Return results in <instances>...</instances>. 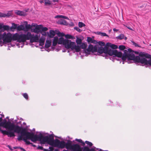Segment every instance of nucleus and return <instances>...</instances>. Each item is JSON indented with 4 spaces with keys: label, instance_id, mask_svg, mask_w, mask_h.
Instances as JSON below:
<instances>
[{
    "label": "nucleus",
    "instance_id": "31",
    "mask_svg": "<svg viewBox=\"0 0 151 151\" xmlns=\"http://www.w3.org/2000/svg\"><path fill=\"white\" fill-rule=\"evenodd\" d=\"M76 42L78 44H80L82 43V40L81 39L77 37L76 40Z\"/></svg>",
    "mask_w": 151,
    "mask_h": 151
},
{
    "label": "nucleus",
    "instance_id": "34",
    "mask_svg": "<svg viewBox=\"0 0 151 151\" xmlns=\"http://www.w3.org/2000/svg\"><path fill=\"white\" fill-rule=\"evenodd\" d=\"M78 26L79 27L81 28L86 26L85 24L81 22H79L78 23Z\"/></svg>",
    "mask_w": 151,
    "mask_h": 151
},
{
    "label": "nucleus",
    "instance_id": "53",
    "mask_svg": "<svg viewBox=\"0 0 151 151\" xmlns=\"http://www.w3.org/2000/svg\"><path fill=\"white\" fill-rule=\"evenodd\" d=\"M1 40H0V45H1V46H2L4 43V42H2Z\"/></svg>",
    "mask_w": 151,
    "mask_h": 151
},
{
    "label": "nucleus",
    "instance_id": "24",
    "mask_svg": "<svg viewBox=\"0 0 151 151\" xmlns=\"http://www.w3.org/2000/svg\"><path fill=\"white\" fill-rule=\"evenodd\" d=\"M81 44V45L80 46L81 48L84 49L87 46L86 43L83 42Z\"/></svg>",
    "mask_w": 151,
    "mask_h": 151
},
{
    "label": "nucleus",
    "instance_id": "38",
    "mask_svg": "<svg viewBox=\"0 0 151 151\" xmlns=\"http://www.w3.org/2000/svg\"><path fill=\"white\" fill-rule=\"evenodd\" d=\"M25 28L28 30V29H29L31 28L32 26L29 24H27L25 26Z\"/></svg>",
    "mask_w": 151,
    "mask_h": 151
},
{
    "label": "nucleus",
    "instance_id": "13",
    "mask_svg": "<svg viewBox=\"0 0 151 151\" xmlns=\"http://www.w3.org/2000/svg\"><path fill=\"white\" fill-rule=\"evenodd\" d=\"M19 128L18 129V131H17L16 132H14V136H12V137H14L15 136V133H17L19 134V133H20V132H21V131L23 132H24L25 133H27V132H28L27 131V130H26V128H23L22 127V126L20 127V126H19Z\"/></svg>",
    "mask_w": 151,
    "mask_h": 151
},
{
    "label": "nucleus",
    "instance_id": "40",
    "mask_svg": "<svg viewBox=\"0 0 151 151\" xmlns=\"http://www.w3.org/2000/svg\"><path fill=\"white\" fill-rule=\"evenodd\" d=\"M98 43L99 45L101 46H104L105 45V43L102 41H99Z\"/></svg>",
    "mask_w": 151,
    "mask_h": 151
},
{
    "label": "nucleus",
    "instance_id": "59",
    "mask_svg": "<svg viewBox=\"0 0 151 151\" xmlns=\"http://www.w3.org/2000/svg\"><path fill=\"white\" fill-rule=\"evenodd\" d=\"M8 147H9V148L11 150H12V149L11 148V147L9 145H8V146H7Z\"/></svg>",
    "mask_w": 151,
    "mask_h": 151
},
{
    "label": "nucleus",
    "instance_id": "18",
    "mask_svg": "<svg viewBox=\"0 0 151 151\" xmlns=\"http://www.w3.org/2000/svg\"><path fill=\"white\" fill-rule=\"evenodd\" d=\"M51 43V41L49 40H46L45 45V47L47 48H48L50 46Z\"/></svg>",
    "mask_w": 151,
    "mask_h": 151
},
{
    "label": "nucleus",
    "instance_id": "52",
    "mask_svg": "<svg viewBox=\"0 0 151 151\" xmlns=\"http://www.w3.org/2000/svg\"><path fill=\"white\" fill-rule=\"evenodd\" d=\"M133 52H134L135 54H139V53H139V52H137V51H134L133 50V51H132L131 52V53H133Z\"/></svg>",
    "mask_w": 151,
    "mask_h": 151
},
{
    "label": "nucleus",
    "instance_id": "1",
    "mask_svg": "<svg viewBox=\"0 0 151 151\" xmlns=\"http://www.w3.org/2000/svg\"><path fill=\"white\" fill-rule=\"evenodd\" d=\"M119 48L121 50H124V53L122 54V56L121 58L123 61L122 63H124V61H125L127 60L128 63H131L130 62V60H133L134 61L135 63H140L142 64H144L145 65V63L143 62V60L144 59H146V58H150L151 57V55L148 54L144 53V52H141L139 55V56H135L134 54L131 53V52L133 51V50L130 48H128V49H126V47L123 45H120L119 46Z\"/></svg>",
    "mask_w": 151,
    "mask_h": 151
},
{
    "label": "nucleus",
    "instance_id": "48",
    "mask_svg": "<svg viewBox=\"0 0 151 151\" xmlns=\"http://www.w3.org/2000/svg\"><path fill=\"white\" fill-rule=\"evenodd\" d=\"M43 147L42 146H40L39 145L38 147L37 148V149L38 150H43Z\"/></svg>",
    "mask_w": 151,
    "mask_h": 151
},
{
    "label": "nucleus",
    "instance_id": "17",
    "mask_svg": "<svg viewBox=\"0 0 151 151\" xmlns=\"http://www.w3.org/2000/svg\"><path fill=\"white\" fill-rule=\"evenodd\" d=\"M143 61H144V62L145 63V65H149L150 66H151V59H150L148 60H147L146 59H144ZM142 62H143L142 61Z\"/></svg>",
    "mask_w": 151,
    "mask_h": 151
},
{
    "label": "nucleus",
    "instance_id": "37",
    "mask_svg": "<svg viewBox=\"0 0 151 151\" xmlns=\"http://www.w3.org/2000/svg\"><path fill=\"white\" fill-rule=\"evenodd\" d=\"M17 25L16 24H15L14 23L12 24V25L11 27V29H16L17 28Z\"/></svg>",
    "mask_w": 151,
    "mask_h": 151
},
{
    "label": "nucleus",
    "instance_id": "19",
    "mask_svg": "<svg viewBox=\"0 0 151 151\" xmlns=\"http://www.w3.org/2000/svg\"><path fill=\"white\" fill-rule=\"evenodd\" d=\"M58 23L60 24L64 25H67L68 24L67 21L64 19H61L60 21H59Z\"/></svg>",
    "mask_w": 151,
    "mask_h": 151
},
{
    "label": "nucleus",
    "instance_id": "42",
    "mask_svg": "<svg viewBox=\"0 0 151 151\" xmlns=\"http://www.w3.org/2000/svg\"><path fill=\"white\" fill-rule=\"evenodd\" d=\"M74 29L76 30L78 32H81L82 31V30L80 28L77 27H74Z\"/></svg>",
    "mask_w": 151,
    "mask_h": 151
},
{
    "label": "nucleus",
    "instance_id": "49",
    "mask_svg": "<svg viewBox=\"0 0 151 151\" xmlns=\"http://www.w3.org/2000/svg\"><path fill=\"white\" fill-rule=\"evenodd\" d=\"M62 17H63V15H57L55 17V18H62Z\"/></svg>",
    "mask_w": 151,
    "mask_h": 151
},
{
    "label": "nucleus",
    "instance_id": "12",
    "mask_svg": "<svg viewBox=\"0 0 151 151\" xmlns=\"http://www.w3.org/2000/svg\"><path fill=\"white\" fill-rule=\"evenodd\" d=\"M29 40H30V42H38L39 40V37L37 35H36L35 36L34 35H32V34L31 36L29 39Z\"/></svg>",
    "mask_w": 151,
    "mask_h": 151
},
{
    "label": "nucleus",
    "instance_id": "50",
    "mask_svg": "<svg viewBox=\"0 0 151 151\" xmlns=\"http://www.w3.org/2000/svg\"><path fill=\"white\" fill-rule=\"evenodd\" d=\"M42 35L45 36H47L48 35L47 32L46 33L45 32H42Z\"/></svg>",
    "mask_w": 151,
    "mask_h": 151
},
{
    "label": "nucleus",
    "instance_id": "54",
    "mask_svg": "<svg viewBox=\"0 0 151 151\" xmlns=\"http://www.w3.org/2000/svg\"><path fill=\"white\" fill-rule=\"evenodd\" d=\"M10 16V14L9 13H8L6 14H5V17H9Z\"/></svg>",
    "mask_w": 151,
    "mask_h": 151
},
{
    "label": "nucleus",
    "instance_id": "33",
    "mask_svg": "<svg viewBox=\"0 0 151 151\" xmlns=\"http://www.w3.org/2000/svg\"><path fill=\"white\" fill-rule=\"evenodd\" d=\"M57 34L58 37H62L65 36V34L63 33H61L59 31H58V32L57 33Z\"/></svg>",
    "mask_w": 151,
    "mask_h": 151
},
{
    "label": "nucleus",
    "instance_id": "64",
    "mask_svg": "<svg viewBox=\"0 0 151 151\" xmlns=\"http://www.w3.org/2000/svg\"><path fill=\"white\" fill-rule=\"evenodd\" d=\"M2 120V117H0V122H1Z\"/></svg>",
    "mask_w": 151,
    "mask_h": 151
},
{
    "label": "nucleus",
    "instance_id": "14",
    "mask_svg": "<svg viewBox=\"0 0 151 151\" xmlns=\"http://www.w3.org/2000/svg\"><path fill=\"white\" fill-rule=\"evenodd\" d=\"M47 35L50 38H52L55 35V32L53 30H50V32H47Z\"/></svg>",
    "mask_w": 151,
    "mask_h": 151
},
{
    "label": "nucleus",
    "instance_id": "51",
    "mask_svg": "<svg viewBox=\"0 0 151 151\" xmlns=\"http://www.w3.org/2000/svg\"><path fill=\"white\" fill-rule=\"evenodd\" d=\"M101 35L102 36L108 37V36L106 33H105L104 32H102Z\"/></svg>",
    "mask_w": 151,
    "mask_h": 151
},
{
    "label": "nucleus",
    "instance_id": "7",
    "mask_svg": "<svg viewBox=\"0 0 151 151\" xmlns=\"http://www.w3.org/2000/svg\"><path fill=\"white\" fill-rule=\"evenodd\" d=\"M0 40H2L5 44L10 42L13 40V35L9 32L6 33L1 31L0 33Z\"/></svg>",
    "mask_w": 151,
    "mask_h": 151
},
{
    "label": "nucleus",
    "instance_id": "11",
    "mask_svg": "<svg viewBox=\"0 0 151 151\" xmlns=\"http://www.w3.org/2000/svg\"><path fill=\"white\" fill-rule=\"evenodd\" d=\"M30 132H27V133H25L21 131V132H20V133H21L20 135L23 137L24 136L23 138V140L24 141V139H26V140H27L28 139V137L30 134Z\"/></svg>",
    "mask_w": 151,
    "mask_h": 151
},
{
    "label": "nucleus",
    "instance_id": "58",
    "mask_svg": "<svg viewBox=\"0 0 151 151\" xmlns=\"http://www.w3.org/2000/svg\"><path fill=\"white\" fill-rule=\"evenodd\" d=\"M102 33V32H97V34L99 35H101Z\"/></svg>",
    "mask_w": 151,
    "mask_h": 151
},
{
    "label": "nucleus",
    "instance_id": "27",
    "mask_svg": "<svg viewBox=\"0 0 151 151\" xmlns=\"http://www.w3.org/2000/svg\"><path fill=\"white\" fill-rule=\"evenodd\" d=\"M65 37L66 39H73L75 38L74 37L72 36V35H68V34H67L66 35H65Z\"/></svg>",
    "mask_w": 151,
    "mask_h": 151
},
{
    "label": "nucleus",
    "instance_id": "55",
    "mask_svg": "<svg viewBox=\"0 0 151 151\" xmlns=\"http://www.w3.org/2000/svg\"><path fill=\"white\" fill-rule=\"evenodd\" d=\"M62 18L67 19H69L68 18V17L65 16H63V17H62Z\"/></svg>",
    "mask_w": 151,
    "mask_h": 151
},
{
    "label": "nucleus",
    "instance_id": "62",
    "mask_svg": "<svg viewBox=\"0 0 151 151\" xmlns=\"http://www.w3.org/2000/svg\"><path fill=\"white\" fill-rule=\"evenodd\" d=\"M21 124V121H19V122H17V124ZM17 125H18L17 124Z\"/></svg>",
    "mask_w": 151,
    "mask_h": 151
},
{
    "label": "nucleus",
    "instance_id": "20",
    "mask_svg": "<svg viewBox=\"0 0 151 151\" xmlns=\"http://www.w3.org/2000/svg\"><path fill=\"white\" fill-rule=\"evenodd\" d=\"M87 40L88 42L89 43H96V40H93L90 37H88Z\"/></svg>",
    "mask_w": 151,
    "mask_h": 151
},
{
    "label": "nucleus",
    "instance_id": "60",
    "mask_svg": "<svg viewBox=\"0 0 151 151\" xmlns=\"http://www.w3.org/2000/svg\"><path fill=\"white\" fill-rule=\"evenodd\" d=\"M113 30L114 31H116V32H117L118 30L115 28H114Z\"/></svg>",
    "mask_w": 151,
    "mask_h": 151
},
{
    "label": "nucleus",
    "instance_id": "63",
    "mask_svg": "<svg viewBox=\"0 0 151 151\" xmlns=\"http://www.w3.org/2000/svg\"><path fill=\"white\" fill-rule=\"evenodd\" d=\"M144 7V6L143 5H142V6H139V7L140 8H142Z\"/></svg>",
    "mask_w": 151,
    "mask_h": 151
},
{
    "label": "nucleus",
    "instance_id": "45",
    "mask_svg": "<svg viewBox=\"0 0 151 151\" xmlns=\"http://www.w3.org/2000/svg\"><path fill=\"white\" fill-rule=\"evenodd\" d=\"M23 137L21 135H20L18 137L17 139L18 141H20L21 140H23Z\"/></svg>",
    "mask_w": 151,
    "mask_h": 151
},
{
    "label": "nucleus",
    "instance_id": "15",
    "mask_svg": "<svg viewBox=\"0 0 151 151\" xmlns=\"http://www.w3.org/2000/svg\"><path fill=\"white\" fill-rule=\"evenodd\" d=\"M15 13L17 15L21 16H25L27 15L25 12H23L19 10L17 11Z\"/></svg>",
    "mask_w": 151,
    "mask_h": 151
},
{
    "label": "nucleus",
    "instance_id": "25",
    "mask_svg": "<svg viewBox=\"0 0 151 151\" xmlns=\"http://www.w3.org/2000/svg\"><path fill=\"white\" fill-rule=\"evenodd\" d=\"M82 151H89V148L87 146H85L83 147H81Z\"/></svg>",
    "mask_w": 151,
    "mask_h": 151
},
{
    "label": "nucleus",
    "instance_id": "3",
    "mask_svg": "<svg viewBox=\"0 0 151 151\" xmlns=\"http://www.w3.org/2000/svg\"><path fill=\"white\" fill-rule=\"evenodd\" d=\"M19 127L13 123L9 122H7L6 119L0 123V132L4 135H7L8 137H12L14 136V132L18 131Z\"/></svg>",
    "mask_w": 151,
    "mask_h": 151
},
{
    "label": "nucleus",
    "instance_id": "10",
    "mask_svg": "<svg viewBox=\"0 0 151 151\" xmlns=\"http://www.w3.org/2000/svg\"><path fill=\"white\" fill-rule=\"evenodd\" d=\"M68 39H64L63 37H61L58 40V43L59 44H63L65 47L66 44L68 42Z\"/></svg>",
    "mask_w": 151,
    "mask_h": 151
},
{
    "label": "nucleus",
    "instance_id": "36",
    "mask_svg": "<svg viewBox=\"0 0 151 151\" xmlns=\"http://www.w3.org/2000/svg\"><path fill=\"white\" fill-rule=\"evenodd\" d=\"M124 35L123 34H121L118 36L117 37V38L119 40H122L124 38Z\"/></svg>",
    "mask_w": 151,
    "mask_h": 151
},
{
    "label": "nucleus",
    "instance_id": "8",
    "mask_svg": "<svg viewBox=\"0 0 151 151\" xmlns=\"http://www.w3.org/2000/svg\"><path fill=\"white\" fill-rule=\"evenodd\" d=\"M106 46L109 48V50H110L111 51H114L116 50V53L114 54H112V56H113V57H117L118 58H121L122 55V53L120 52H118L116 50H114L118 48V46L117 45L114 44H112L111 43L108 42L106 44Z\"/></svg>",
    "mask_w": 151,
    "mask_h": 151
},
{
    "label": "nucleus",
    "instance_id": "2",
    "mask_svg": "<svg viewBox=\"0 0 151 151\" xmlns=\"http://www.w3.org/2000/svg\"><path fill=\"white\" fill-rule=\"evenodd\" d=\"M54 136L53 134H48L47 135L43 136L41 133L37 135L35 134L33 132H31L28 139H30L34 143L38 141L41 144H45L46 143L50 145L55 147V141L54 139Z\"/></svg>",
    "mask_w": 151,
    "mask_h": 151
},
{
    "label": "nucleus",
    "instance_id": "29",
    "mask_svg": "<svg viewBox=\"0 0 151 151\" xmlns=\"http://www.w3.org/2000/svg\"><path fill=\"white\" fill-rule=\"evenodd\" d=\"M17 29L19 30H23L24 29V27L22 25H20L17 27Z\"/></svg>",
    "mask_w": 151,
    "mask_h": 151
},
{
    "label": "nucleus",
    "instance_id": "44",
    "mask_svg": "<svg viewBox=\"0 0 151 151\" xmlns=\"http://www.w3.org/2000/svg\"><path fill=\"white\" fill-rule=\"evenodd\" d=\"M57 43H58V42H56L53 40L52 41V45L54 46H55L57 45Z\"/></svg>",
    "mask_w": 151,
    "mask_h": 151
},
{
    "label": "nucleus",
    "instance_id": "9",
    "mask_svg": "<svg viewBox=\"0 0 151 151\" xmlns=\"http://www.w3.org/2000/svg\"><path fill=\"white\" fill-rule=\"evenodd\" d=\"M76 45L74 42H71L70 40H68V42L66 44L65 47L67 49L70 48L72 50H73Z\"/></svg>",
    "mask_w": 151,
    "mask_h": 151
},
{
    "label": "nucleus",
    "instance_id": "46",
    "mask_svg": "<svg viewBox=\"0 0 151 151\" xmlns=\"http://www.w3.org/2000/svg\"><path fill=\"white\" fill-rule=\"evenodd\" d=\"M5 14L2 13L0 12V17H5Z\"/></svg>",
    "mask_w": 151,
    "mask_h": 151
},
{
    "label": "nucleus",
    "instance_id": "30",
    "mask_svg": "<svg viewBox=\"0 0 151 151\" xmlns=\"http://www.w3.org/2000/svg\"><path fill=\"white\" fill-rule=\"evenodd\" d=\"M40 26H41V27H40L41 28V32H45V31H46L48 30V28L46 27H43L42 25H40Z\"/></svg>",
    "mask_w": 151,
    "mask_h": 151
},
{
    "label": "nucleus",
    "instance_id": "35",
    "mask_svg": "<svg viewBox=\"0 0 151 151\" xmlns=\"http://www.w3.org/2000/svg\"><path fill=\"white\" fill-rule=\"evenodd\" d=\"M85 143L88 145L90 147H91L93 145L91 142L87 141H85Z\"/></svg>",
    "mask_w": 151,
    "mask_h": 151
},
{
    "label": "nucleus",
    "instance_id": "41",
    "mask_svg": "<svg viewBox=\"0 0 151 151\" xmlns=\"http://www.w3.org/2000/svg\"><path fill=\"white\" fill-rule=\"evenodd\" d=\"M49 148L50 149V150H48L47 149L43 148V150L44 151H53V148L52 147H49Z\"/></svg>",
    "mask_w": 151,
    "mask_h": 151
},
{
    "label": "nucleus",
    "instance_id": "21",
    "mask_svg": "<svg viewBox=\"0 0 151 151\" xmlns=\"http://www.w3.org/2000/svg\"><path fill=\"white\" fill-rule=\"evenodd\" d=\"M45 38H40L39 40L40 45L42 46L44 45Z\"/></svg>",
    "mask_w": 151,
    "mask_h": 151
},
{
    "label": "nucleus",
    "instance_id": "32",
    "mask_svg": "<svg viewBox=\"0 0 151 151\" xmlns=\"http://www.w3.org/2000/svg\"><path fill=\"white\" fill-rule=\"evenodd\" d=\"M45 4V5H50L51 4L50 1L49 0H44Z\"/></svg>",
    "mask_w": 151,
    "mask_h": 151
},
{
    "label": "nucleus",
    "instance_id": "26",
    "mask_svg": "<svg viewBox=\"0 0 151 151\" xmlns=\"http://www.w3.org/2000/svg\"><path fill=\"white\" fill-rule=\"evenodd\" d=\"M81 47L80 46L76 45L74 49H75L76 52H79L81 50Z\"/></svg>",
    "mask_w": 151,
    "mask_h": 151
},
{
    "label": "nucleus",
    "instance_id": "6",
    "mask_svg": "<svg viewBox=\"0 0 151 151\" xmlns=\"http://www.w3.org/2000/svg\"><path fill=\"white\" fill-rule=\"evenodd\" d=\"M31 36V33L27 32L26 34L22 32L17 33L13 35V40H17L19 42H24L27 40H29Z\"/></svg>",
    "mask_w": 151,
    "mask_h": 151
},
{
    "label": "nucleus",
    "instance_id": "61",
    "mask_svg": "<svg viewBox=\"0 0 151 151\" xmlns=\"http://www.w3.org/2000/svg\"><path fill=\"white\" fill-rule=\"evenodd\" d=\"M52 1L54 2H58V0H53Z\"/></svg>",
    "mask_w": 151,
    "mask_h": 151
},
{
    "label": "nucleus",
    "instance_id": "47",
    "mask_svg": "<svg viewBox=\"0 0 151 151\" xmlns=\"http://www.w3.org/2000/svg\"><path fill=\"white\" fill-rule=\"evenodd\" d=\"M58 37L57 36H55L54 37L53 40L56 42H58Z\"/></svg>",
    "mask_w": 151,
    "mask_h": 151
},
{
    "label": "nucleus",
    "instance_id": "57",
    "mask_svg": "<svg viewBox=\"0 0 151 151\" xmlns=\"http://www.w3.org/2000/svg\"><path fill=\"white\" fill-rule=\"evenodd\" d=\"M19 148H20L21 150L23 151H26V150L23 148L21 147H19Z\"/></svg>",
    "mask_w": 151,
    "mask_h": 151
},
{
    "label": "nucleus",
    "instance_id": "56",
    "mask_svg": "<svg viewBox=\"0 0 151 151\" xmlns=\"http://www.w3.org/2000/svg\"><path fill=\"white\" fill-rule=\"evenodd\" d=\"M3 24L0 23V29H2Z\"/></svg>",
    "mask_w": 151,
    "mask_h": 151
},
{
    "label": "nucleus",
    "instance_id": "5",
    "mask_svg": "<svg viewBox=\"0 0 151 151\" xmlns=\"http://www.w3.org/2000/svg\"><path fill=\"white\" fill-rule=\"evenodd\" d=\"M54 147L61 149L65 148L67 149H70L73 151H82L81 147L78 144H72V142L68 140L67 142L63 141H60L58 139H55Z\"/></svg>",
    "mask_w": 151,
    "mask_h": 151
},
{
    "label": "nucleus",
    "instance_id": "28",
    "mask_svg": "<svg viewBox=\"0 0 151 151\" xmlns=\"http://www.w3.org/2000/svg\"><path fill=\"white\" fill-rule=\"evenodd\" d=\"M75 140L79 143H81L82 145L84 146L85 145V143L84 142H83L82 140L81 139H75Z\"/></svg>",
    "mask_w": 151,
    "mask_h": 151
},
{
    "label": "nucleus",
    "instance_id": "43",
    "mask_svg": "<svg viewBox=\"0 0 151 151\" xmlns=\"http://www.w3.org/2000/svg\"><path fill=\"white\" fill-rule=\"evenodd\" d=\"M132 43H133V45L135 46V47H140L137 43H136L134 42L133 41H132Z\"/></svg>",
    "mask_w": 151,
    "mask_h": 151
},
{
    "label": "nucleus",
    "instance_id": "16",
    "mask_svg": "<svg viewBox=\"0 0 151 151\" xmlns=\"http://www.w3.org/2000/svg\"><path fill=\"white\" fill-rule=\"evenodd\" d=\"M40 27V25L36 27L34 29V32L36 33H38L39 32H41V28Z\"/></svg>",
    "mask_w": 151,
    "mask_h": 151
},
{
    "label": "nucleus",
    "instance_id": "23",
    "mask_svg": "<svg viewBox=\"0 0 151 151\" xmlns=\"http://www.w3.org/2000/svg\"><path fill=\"white\" fill-rule=\"evenodd\" d=\"M2 29H3V30L2 32H3L4 30H9L10 29L8 25H4L3 24Z\"/></svg>",
    "mask_w": 151,
    "mask_h": 151
},
{
    "label": "nucleus",
    "instance_id": "39",
    "mask_svg": "<svg viewBox=\"0 0 151 151\" xmlns=\"http://www.w3.org/2000/svg\"><path fill=\"white\" fill-rule=\"evenodd\" d=\"M22 95L23 97L27 100L28 99V96L27 93H22Z\"/></svg>",
    "mask_w": 151,
    "mask_h": 151
},
{
    "label": "nucleus",
    "instance_id": "22",
    "mask_svg": "<svg viewBox=\"0 0 151 151\" xmlns=\"http://www.w3.org/2000/svg\"><path fill=\"white\" fill-rule=\"evenodd\" d=\"M24 142H25L26 144L27 145H31V146H33L34 147H36V145H34L32 144V143L30 142L29 141H28L27 140H26V139H24Z\"/></svg>",
    "mask_w": 151,
    "mask_h": 151
},
{
    "label": "nucleus",
    "instance_id": "4",
    "mask_svg": "<svg viewBox=\"0 0 151 151\" xmlns=\"http://www.w3.org/2000/svg\"><path fill=\"white\" fill-rule=\"evenodd\" d=\"M101 54L103 53H104V55L106 58H107L108 55L111 56L112 54L116 53V50L114 51H111L110 50H109V48L107 47L106 44L104 47L102 46L99 47H98L96 45L93 46L91 44H90L88 48L85 49L84 50V52L86 54V55H88L90 54L91 52L92 53L95 52H97Z\"/></svg>",
    "mask_w": 151,
    "mask_h": 151
}]
</instances>
